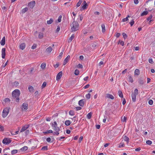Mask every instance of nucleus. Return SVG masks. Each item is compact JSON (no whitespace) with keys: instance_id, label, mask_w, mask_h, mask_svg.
Segmentation results:
<instances>
[{"instance_id":"obj_1","label":"nucleus","mask_w":155,"mask_h":155,"mask_svg":"<svg viewBox=\"0 0 155 155\" xmlns=\"http://www.w3.org/2000/svg\"><path fill=\"white\" fill-rule=\"evenodd\" d=\"M20 94V91L18 89L15 90L12 92V98L13 99H15V101L17 102H19L20 100L19 97Z\"/></svg>"},{"instance_id":"obj_2","label":"nucleus","mask_w":155,"mask_h":155,"mask_svg":"<svg viewBox=\"0 0 155 155\" xmlns=\"http://www.w3.org/2000/svg\"><path fill=\"white\" fill-rule=\"evenodd\" d=\"M79 24L78 22L74 21L71 24V32H74L78 29Z\"/></svg>"},{"instance_id":"obj_3","label":"nucleus","mask_w":155,"mask_h":155,"mask_svg":"<svg viewBox=\"0 0 155 155\" xmlns=\"http://www.w3.org/2000/svg\"><path fill=\"white\" fill-rule=\"evenodd\" d=\"M9 109L10 108L6 107L3 110L2 116L3 118H5L7 117L9 113Z\"/></svg>"},{"instance_id":"obj_4","label":"nucleus","mask_w":155,"mask_h":155,"mask_svg":"<svg viewBox=\"0 0 155 155\" xmlns=\"http://www.w3.org/2000/svg\"><path fill=\"white\" fill-rule=\"evenodd\" d=\"M52 127L53 129L54 130V132L53 133V134L54 135L58 136L59 134V132L60 130V128L58 126L54 127Z\"/></svg>"},{"instance_id":"obj_5","label":"nucleus","mask_w":155,"mask_h":155,"mask_svg":"<svg viewBox=\"0 0 155 155\" xmlns=\"http://www.w3.org/2000/svg\"><path fill=\"white\" fill-rule=\"evenodd\" d=\"M11 140L8 138H5L3 140L2 143L4 144H8L11 143Z\"/></svg>"},{"instance_id":"obj_6","label":"nucleus","mask_w":155,"mask_h":155,"mask_svg":"<svg viewBox=\"0 0 155 155\" xmlns=\"http://www.w3.org/2000/svg\"><path fill=\"white\" fill-rule=\"evenodd\" d=\"M21 108L23 111L26 110L28 108V104L27 103H23L21 106Z\"/></svg>"},{"instance_id":"obj_7","label":"nucleus","mask_w":155,"mask_h":155,"mask_svg":"<svg viewBox=\"0 0 155 155\" xmlns=\"http://www.w3.org/2000/svg\"><path fill=\"white\" fill-rule=\"evenodd\" d=\"M35 2L34 1H32L28 3V5L30 8H33L35 6Z\"/></svg>"},{"instance_id":"obj_8","label":"nucleus","mask_w":155,"mask_h":155,"mask_svg":"<svg viewBox=\"0 0 155 155\" xmlns=\"http://www.w3.org/2000/svg\"><path fill=\"white\" fill-rule=\"evenodd\" d=\"M87 6L88 5L86 2L85 1H84L81 5V8H82L83 10H84L87 8Z\"/></svg>"},{"instance_id":"obj_9","label":"nucleus","mask_w":155,"mask_h":155,"mask_svg":"<svg viewBox=\"0 0 155 155\" xmlns=\"http://www.w3.org/2000/svg\"><path fill=\"white\" fill-rule=\"evenodd\" d=\"M62 71L60 72L56 76V80L58 81L62 77Z\"/></svg>"},{"instance_id":"obj_10","label":"nucleus","mask_w":155,"mask_h":155,"mask_svg":"<svg viewBox=\"0 0 155 155\" xmlns=\"http://www.w3.org/2000/svg\"><path fill=\"white\" fill-rule=\"evenodd\" d=\"M5 48H3L2 50V55L3 58H5Z\"/></svg>"},{"instance_id":"obj_11","label":"nucleus","mask_w":155,"mask_h":155,"mask_svg":"<svg viewBox=\"0 0 155 155\" xmlns=\"http://www.w3.org/2000/svg\"><path fill=\"white\" fill-rule=\"evenodd\" d=\"M70 58V56L68 55L67 57L63 61V65H65L66 63L68 61L69 59Z\"/></svg>"},{"instance_id":"obj_12","label":"nucleus","mask_w":155,"mask_h":155,"mask_svg":"<svg viewBox=\"0 0 155 155\" xmlns=\"http://www.w3.org/2000/svg\"><path fill=\"white\" fill-rule=\"evenodd\" d=\"M28 127L29 126L27 125H25L22 128L20 132H22L26 130Z\"/></svg>"},{"instance_id":"obj_13","label":"nucleus","mask_w":155,"mask_h":155,"mask_svg":"<svg viewBox=\"0 0 155 155\" xmlns=\"http://www.w3.org/2000/svg\"><path fill=\"white\" fill-rule=\"evenodd\" d=\"M84 99L80 100L78 102L79 105L81 106H83L84 105Z\"/></svg>"},{"instance_id":"obj_14","label":"nucleus","mask_w":155,"mask_h":155,"mask_svg":"<svg viewBox=\"0 0 155 155\" xmlns=\"http://www.w3.org/2000/svg\"><path fill=\"white\" fill-rule=\"evenodd\" d=\"M0 44L2 45H4L5 44V38L4 37L0 41Z\"/></svg>"},{"instance_id":"obj_15","label":"nucleus","mask_w":155,"mask_h":155,"mask_svg":"<svg viewBox=\"0 0 155 155\" xmlns=\"http://www.w3.org/2000/svg\"><path fill=\"white\" fill-rule=\"evenodd\" d=\"M25 43H22L20 45V48L21 50L25 49Z\"/></svg>"},{"instance_id":"obj_16","label":"nucleus","mask_w":155,"mask_h":155,"mask_svg":"<svg viewBox=\"0 0 155 155\" xmlns=\"http://www.w3.org/2000/svg\"><path fill=\"white\" fill-rule=\"evenodd\" d=\"M107 97L108 98H110L112 100L114 99V96L111 94H107Z\"/></svg>"},{"instance_id":"obj_17","label":"nucleus","mask_w":155,"mask_h":155,"mask_svg":"<svg viewBox=\"0 0 155 155\" xmlns=\"http://www.w3.org/2000/svg\"><path fill=\"white\" fill-rule=\"evenodd\" d=\"M136 95L135 94H133L132 93L131 94V97L132 98V101L133 102H135L136 100Z\"/></svg>"},{"instance_id":"obj_18","label":"nucleus","mask_w":155,"mask_h":155,"mask_svg":"<svg viewBox=\"0 0 155 155\" xmlns=\"http://www.w3.org/2000/svg\"><path fill=\"white\" fill-rule=\"evenodd\" d=\"M28 149V147L27 146H24L20 149V150L22 152H24Z\"/></svg>"},{"instance_id":"obj_19","label":"nucleus","mask_w":155,"mask_h":155,"mask_svg":"<svg viewBox=\"0 0 155 155\" xmlns=\"http://www.w3.org/2000/svg\"><path fill=\"white\" fill-rule=\"evenodd\" d=\"M102 28V31L103 33H104L105 31V27L104 24H102L101 25Z\"/></svg>"},{"instance_id":"obj_20","label":"nucleus","mask_w":155,"mask_h":155,"mask_svg":"<svg viewBox=\"0 0 155 155\" xmlns=\"http://www.w3.org/2000/svg\"><path fill=\"white\" fill-rule=\"evenodd\" d=\"M74 34H73L71 36V37L68 40V42L70 43L73 40V39H74Z\"/></svg>"},{"instance_id":"obj_21","label":"nucleus","mask_w":155,"mask_h":155,"mask_svg":"<svg viewBox=\"0 0 155 155\" xmlns=\"http://www.w3.org/2000/svg\"><path fill=\"white\" fill-rule=\"evenodd\" d=\"M44 37V35L43 33L40 32L39 33L38 38L40 39H42Z\"/></svg>"},{"instance_id":"obj_22","label":"nucleus","mask_w":155,"mask_h":155,"mask_svg":"<svg viewBox=\"0 0 155 155\" xmlns=\"http://www.w3.org/2000/svg\"><path fill=\"white\" fill-rule=\"evenodd\" d=\"M52 50V48L51 47L48 48L46 49V51L48 53H50Z\"/></svg>"},{"instance_id":"obj_23","label":"nucleus","mask_w":155,"mask_h":155,"mask_svg":"<svg viewBox=\"0 0 155 155\" xmlns=\"http://www.w3.org/2000/svg\"><path fill=\"white\" fill-rule=\"evenodd\" d=\"M118 95L119 96L123 98V94H122V92L121 91H118Z\"/></svg>"},{"instance_id":"obj_24","label":"nucleus","mask_w":155,"mask_h":155,"mask_svg":"<svg viewBox=\"0 0 155 155\" xmlns=\"http://www.w3.org/2000/svg\"><path fill=\"white\" fill-rule=\"evenodd\" d=\"M29 91L30 92H32L34 90V88L32 86H29L28 88Z\"/></svg>"},{"instance_id":"obj_25","label":"nucleus","mask_w":155,"mask_h":155,"mask_svg":"<svg viewBox=\"0 0 155 155\" xmlns=\"http://www.w3.org/2000/svg\"><path fill=\"white\" fill-rule=\"evenodd\" d=\"M70 124L71 121L69 120H66L65 122V125L67 126H69Z\"/></svg>"},{"instance_id":"obj_26","label":"nucleus","mask_w":155,"mask_h":155,"mask_svg":"<svg viewBox=\"0 0 155 155\" xmlns=\"http://www.w3.org/2000/svg\"><path fill=\"white\" fill-rule=\"evenodd\" d=\"M135 75H138L140 74V71L138 69H136L134 72Z\"/></svg>"},{"instance_id":"obj_27","label":"nucleus","mask_w":155,"mask_h":155,"mask_svg":"<svg viewBox=\"0 0 155 155\" xmlns=\"http://www.w3.org/2000/svg\"><path fill=\"white\" fill-rule=\"evenodd\" d=\"M53 21V20L52 18H51L49 20L47 21V23L48 24L50 25L51 24Z\"/></svg>"},{"instance_id":"obj_28","label":"nucleus","mask_w":155,"mask_h":155,"mask_svg":"<svg viewBox=\"0 0 155 155\" xmlns=\"http://www.w3.org/2000/svg\"><path fill=\"white\" fill-rule=\"evenodd\" d=\"M48 149L47 146H45L43 147L41 149V150L43 151L47 150Z\"/></svg>"},{"instance_id":"obj_29","label":"nucleus","mask_w":155,"mask_h":155,"mask_svg":"<svg viewBox=\"0 0 155 155\" xmlns=\"http://www.w3.org/2000/svg\"><path fill=\"white\" fill-rule=\"evenodd\" d=\"M148 13V12L147 11H145L141 14V16H143L144 15H147Z\"/></svg>"},{"instance_id":"obj_30","label":"nucleus","mask_w":155,"mask_h":155,"mask_svg":"<svg viewBox=\"0 0 155 155\" xmlns=\"http://www.w3.org/2000/svg\"><path fill=\"white\" fill-rule=\"evenodd\" d=\"M128 76L129 81L131 83H133L134 81V80L131 77V76L129 75Z\"/></svg>"},{"instance_id":"obj_31","label":"nucleus","mask_w":155,"mask_h":155,"mask_svg":"<svg viewBox=\"0 0 155 155\" xmlns=\"http://www.w3.org/2000/svg\"><path fill=\"white\" fill-rule=\"evenodd\" d=\"M46 64L45 63H42L41 66V68L42 69H44L46 67Z\"/></svg>"},{"instance_id":"obj_32","label":"nucleus","mask_w":155,"mask_h":155,"mask_svg":"<svg viewBox=\"0 0 155 155\" xmlns=\"http://www.w3.org/2000/svg\"><path fill=\"white\" fill-rule=\"evenodd\" d=\"M28 10V8L26 7L22 10L21 12L22 13H24L27 12Z\"/></svg>"},{"instance_id":"obj_33","label":"nucleus","mask_w":155,"mask_h":155,"mask_svg":"<svg viewBox=\"0 0 155 155\" xmlns=\"http://www.w3.org/2000/svg\"><path fill=\"white\" fill-rule=\"evenodd\" d=\"M124 140L125 141H126L127 142V143H128L129 141V139L128 137H127L126 136H125L124 137Z\"/></svg>"},{"instance_id":"obj_34","label":"nucleus","mask_w":155,"mask_h":155,"mask_svg":"<svg viewBox=\"0 0 155 155\" xmlns=\"http://www.w3.org/2000/svg\"><path fill=\"white\" fill-rule=\"evenodd\" d=\"M138 82L140 84L143 85L144 84V82L143 80L140 79L139 80Z\"/></svg>"},{"instance_id":"obj_35","label":"nucleus","mask_w":155,"mask_h":155,"mask_svg":"<svg viewBox=\"0 0 155 155\" xmlns=\"http://www.w3.org/2000/svg\"><path fill=\"white\" fill-rule=\"evenodd\" d=\"M82 2V0H79V2L76 5H77V7H79L80 5Z\"/></svg>"},{"instance_id":"obj_36","label":"nucleus","mask_w":155,"mask_h":155,"mask_svg":"<svg viewBox=\"0 0 155 155\" xmlns=\"http://www.w3.org/2000/svg\"><path fill=\"white\" fill-rule=\"evenodd\" d=\"M79 71L78 69H76L74 71V74L75 75H78L79 74Z\"/></svg>"},{"instance_id":"obj_37","label":"nucleus","mask_w":155,"mask_h":155,"mask_svg":"<svg viewBox=\"0 0 155 155\" xmlns=\"http://www.w3.org/2000/svg\"><path fill=\"white\" fill-rule=\"evenodd\" d=\"M18 151L16 150H14L12 151L11 153L13 155L17 153Z\"/></svg>"},{"instance_id":"obj_38","label":"nucleus","mask_w":155,"mask_h":155,"mask_svg":"<svg viewBox=\"0 0 155 155\" xmlns=\"http://www.w3.org/2000/svg\"><path fill=\"white\" fill-rule=\"evenodd\" d=\"M58 126V124L56 121L54 122V123H52V127Z\"/></svg>"},{"instance_id":"obj_39","label":"nucleus","mask_w":155,"mask_h":155,"mask_svg":"<svg viewBox=\"0 0 155 155\" xmlns=\"http://www.w3.org/2000/svg\"><path fill=\"white\" fill-rule=\"evenodd\" d=\"M69 114L71 115H74V112L73 110H71L69 112Z\"/></svg>"},{"instance_id":"obj_40","label":"nucleus","mask_w":155,"mask_h":155,"mask_svg":"<svg viewBox=\"0 0 155 155\" xmlns=\"http://www.w3.org/2000/svg\"><path fill=\"white\" fill-rule=\"evenodd\" d=\"M92 114L91 112L89 113L87 115V118L88 119H90L91 118Z\"/></svg>"},{"instance_id":"obj_41","label":"nucleus","mask_w":155,"mask_h":155,"mask_svg":"<svg viewBox=\"0 0 155 155\" xmlns=\"http://www.w3.org/2000/svg\"><path fill=\"white\" fill-rule=\"evenodd\" d=\"M62 16L61 15H60L58 19V22H60L61 21Z\"/></svg>"},{"instance_id":"obj_42","label":"nucleus","mask_w":155,"mask_h":155,"mask_svg":"<svg viewBox=\"0 0 155 155\" xmlns=\"http://www.w3.org/2000/svg\"><path fill=\"white\" fill-rule=\"evenodd\" d=\"M146 143L147 144L149 145H151L152 143V141L150 140H148L147 141Z\"/></svg>"},{"instance_id":"obj_43","label":"nucleus","mask_w":155,"mask_h":155,"mask_svg":"<svg viewBox=\"0 0 155 155\" xmlns=\"http://www.w3.org/2000/svg\"><path fill=\"white\" fill-rule=\"evenodd\" d=\"M138 94V90L136 88L134 90V93L133 94H135L136 95H137Z\"/></svg>"},{"instance_id":"obj_44","label":"nucleus","mask_w":155,"mask_h":155,"mask_svg":"<svg viewBox=\"0 0 155 155\" xmlns=\"http://www.w3.org/2000/svg\"><path fill=\"white\" fill-rule=\"evenodd\" d=\"M122 35H123L124 38V39H125L127 38V36L126 33H123Z\"/></svg>"},{"instance_id":"obj_45","label":"nucleus","mask_w":155,"mask_h":155,"mask_svg":"<svg viewBox=\"0 0 155 155\" xmlns=\"http://www.w3.org/2000/svg\"><path fill=\"white\" fill-rule=\"evenodd\" d=\"M91 94H90L88 93L86 95V98L87 99H89L90 98Z\"/></svg>"},{"instance_id":"obj_46","label":"nucleus","mask_w":155,"mask_h":155,"mask_svg":"<svg viewBox=\"0 0 155 155\" xmlns=\"http://www.w3.org/2000/svg\"><path fill=\"white\" fill-rule=\"evenodd\" d=\"M36 47H37L36 45L35 44H34L32 46L31 49H34L36 48Z\"/></svg>"},{"instance_id":"obj_47","label":"nucleus","mask_w":155,"mask_h":155,"mask_svg":"<svg viewBox=\"0 0 155 155\" xmlns=\"http://www.w3.org/2000/svg\"><path fill=\"white\" fill-rule=\"evenodd\" d=\"M4 101L5 102H9L10 101V100L8 98H6L4 100Z\"/></svg>"},{"instance_id":"obj_48","label":"nucleus","mask_w":155,"mask_h":155,"mask_svg":"<svg viewBox=\"0 0 155 155\" xmlns=\"http://www.w3.org/2000/svg\"><path fill=\"white\" fill-rule=\"evenodd\" d=\"M119 43L122 46H124V42L122 41H119Z\"/></svg>"},{"instance_id":"obj_49","label":"nucleus","mask_w":155,"mask_h":155,"mask_svg":"<svg viewBox=\"0 0 155 155\" xmlns=\"http://www.w3.org/2000/svg\"><path fill=\"white\" fill-rule=\"evenodd\" d=\"M148 103L150 105H152L153 103V101L152 100H150L148 101Z\"/></svg>"},{"instance_id":"obj_50","label":"nucleus","mask_w":155,"mask_h":155,"mask_svg":"<svg viewBox=\"0 0 155 155\" xmlns=\"http://www.w3.org/2000/svg\"><path fill=\"white\" fill-rule=\"evenodd\" d=\"M46 84H47L46 82H44L43 83L42 85V88L45 87L46 86Z\"/></svg>"},{"instance_id":"obj_51","label":"nucleus","mask_w":155,"mask_h":155,"mask_svg":"<svg viewBox=\"0 0 155 155\" xmlns=\"http://www.w3.org/2000/svg\"><path fill=\"white\" fill-rule=\"evenodd\" d=\"M60 30V27L58 25L57 26V29H56V32H58Z\"/></svg>"},{"instance_id":"obj_52","label":"nucleus","mask_w":155,"mask_h":155,"mask_svg":"<svg viewBox=\"0 0 155 155\" xmlns=\"http://www.w3.org/2000/svg\"><path fill=\"white\" fill-rule=\"evenodd\" d=\"M4 130V127L0 125V131H3Z\"/></svg>"},{"instance_id":"obj_53","label":"nucleus","mask_w":155,"mask_h":155,"mask_svg":"<svg viewBox=\"0 0 155 155\" xmlns=\"http://www.w3.org/2000/svg\"><path fill=\"white\" fill-rule=\"evenodd\" d=\"M130 25L131 26H132L134 24V21L133 20H132L130 22Z\"/></svg>"},{"instance_id":"obj_54","label":"nucleus","mask_w":155,"mask_h":155,"mask_svg":"<svg viewBox=\"0 0 155 155\" xmlns=\"http://www.w3.org/2000/svg\"><path fill=\"white\" fill-rule=\"evenodd\" d=\"M152 17V15H150L147 18V21H149L150 20Z\"/></svg>"},{"instance_id":"obj_55","label":"nucleus","mask_w":155,"mask_h":155,"mask_svg":"<svg viewBox=\"0 0 155 155\" xmlns=\"http://www.w3.org/2000/svg\"><path fill=\"white\" fill-rule=\"evenodd\" d=\"M127 120V117L125 116H124V118L122 120V121L123 122H126Z\"/></svg>"},{"instance_id":"obj_56","label":"nucleus","mask_w":155,"mask_h":155,"mask_svg":"<svg viewBox=\"0 0 155 155\" xmlns=\"http://www.w3.org/2000/svg\"><path fill=\"white\" fill-rule=\"evenodd\" d=\"M128 20V18H127V17H126L125 18H123L122 19V21L125 22V21H127Z\"/></svg>"},{"instance_id":"obj_57","label":"nucleus","mask_w":155,"mask_h":155,"mask_svg":"<svg viewBox=\"0 0 155 155\" xmlns=\"http://www.w3.org/2000/svg\"><path fill=\"white\" fill-rule=\"evenodd\" d=\"M78 67L80 68H83V65L82 64H79L78 65Z\"/></svg>"},{"instance_id":"obj_58","label":"nucleus","mask_w":155,"mask_h":155,"mask_svg":"<svg viewBox=\"0 0 155 155\" xmlns=\"http://www.w3.org/2000/svg\"><path fill=\"white\" fill-rule=\"evenodd\" d=\"M104 119H103V121L104 123H105L106 121V119L107 118V117L106 116H104Z\"/></svg>"},{"instance_id":"obj_59","label":"nucleus","mask_w":155,"mask_h":155,"mask_svg":"<svg viewBox=\"0 0 155 155\" xmlns=\"http://www.w3.org/2000/svg\"><path fill=\"white\" fill-rule=\"evenodd\" d=\"M149 61V62L150 63H151V64H153V60H152V58L151 59H149V61Z\"/></svg>"},{"instance_id":"obj_60","label":"nucleus","mask_w":155,"mask_h":155,"mask_svg":"<svg viewBox=\"0 0 155 155\" xmlns=\"http://www.w3.org/2000/svg\"><path fill=\"white\" fill-rule=\"evenodd\" d=\"M47 132H48V134H49V133H53V131L51 130H48Z\"/></svg>"},{"instance_id":"obj_61","label":"nucleus","mask_w":155,"mask_h":155,"mask_svg":"<svg viewBox=\"0 0 155 155\" xmlns=\"http://www.w3.org/2000/svg\"><path fill=\"white\" fill-rule=\"evenodd\" d=\"M77 110H81V107H76Z\"/></svg>"},{"instance_id":"obj_62","label":"nucleus","mask_w":155,"mask_h":155,"mask_svg":"<svg viewBox=\"0 0 155 155\" xmlns=\"http://www.w3.org/2000/svg\"><path fill=\"white\" fill-rule=\"evenodd\" d=\"M97 46V44H93L92 45V47L93 48H95Z\"/></svg>"},{"instance_id":"obj_63","label":"nucleus","mask_w":155,"mask_h":155,"mask_svg":"<svg viewBox=\"0 0 155 155\" xmlns=\"http://www.w3.org/2000/svg\"><path fill=\"white\" fill-rule=\"evenodd\" d=\"M126 103V101L124 98L123 99V101L122 102V104L123 105H124Z\"/></svg>"},{"instance_id":"obj_64","label":"nucleus","mask_w":155,"mask_h":155,"mask_svg":"<svg viewBox=\"0 0 155 155\" xmlns=\"http://www.w3.org/2000/svg\"><path fill=\"white\" fill-rule=\"evenodd\" d=\"M46 140L48 142H50L51 141V138L50 137H48L47 138Z\"/></svg>"}]
</instances>
